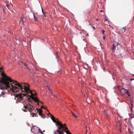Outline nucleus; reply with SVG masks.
I'll return each mask as SVG.
<instances>
[{
	"label": "nucleus",
	"instance_id": "nucleus-35",
	"mask_svg": "<svg viewBox=\"0 0 134 134\" xmlns=\"http://www.w3.org/2000/svg\"><path fill=\"white\" fill-rule=\"evenodd\" d=\"M111 27H112V28L113 29V27L111 26Z\"/></svg>",
	"mask_w": 134,
	"mask_h": 134
},
{
	"label": "nucleus",
	"instance_id": "nucleus-30",
	"mask_svg": "<svg viewBox=\"0 0 134 134\" xmlns=\"http://www.w3.org/2000/svg\"><path fill=\"white\" fill-rule=\"evenodd\" d=\"M134 80V79H130V80Z\"/></svg>",
	"mask_w": 134,
	"mask_h": 134
},
{
	"label": "nucleus",
	"instance_id": "nucleus-15",
	"mask_svg": "<svg viewBox=\"0 0 134 134\" xmlns=\"http://www.w3.org/2000/svg\"><path fill=\"white\" fill-rule=\"evenodd\" d=\"M47 87L48 89L49 90V91H51V90H50V86H49V85H47Z\"/></svg>",
	"mask_w": 134,
	"mask_h": 134
},
{
	"label": "nucleus",
	"instance_id": "nucleus-36",
	"mask_svg": "<svg viewBox=\"0 0 134 134\" xmlns=\"http://www.w3.org/2000/svg\"><path fill=\"white\" fill-rule=\"evenodd\" d=\"M44 16L46 17V15L44 14Z\"/></svg>",
	"mask_w": 134,
	"mask_h": 134
},
{
	"label": "nucleus",
	"instance_id": "nucleus-32",
	"mask_svg": "<svg viewBox=\"0 0 134 134\" xmlns=\"http://www.w3.org/2000/svg\"><path fill=\"white\" fill-rule=\"evenodd\" d=\"M132 75L134 77V74H132Z\"/></svg>",
	"mask_w": 134,
	"mask_h": 134
},
{
	"label": "nucleus",
	"instance_id": "nucleus-4",
	"mask_svg": "<svg viewBox=\"0 0 134 134\" xmlns=\"http://www.w3.org/2000/svg\"><path fill=\"white\" fill-rule=\"evenodd\" d=\"M27 95V94L25 93H19V94H16L15 97L16 99V102L17 103L20 102L21 101L23 100V97L24 96Z\"/></svg>",
	"mask_w": 134,
	"mask_h": 134
},
{
	"label": "nucleus",
	"instance_id": "nucleus-1",
	"mask_svg": "<svg viewBox=\"0 0 134 134\" xmlns=\"http://www.w3.org/2000/svg\"><path fill=\"white\" fill-rule=\"evenodd\" d=\"M1 75L3 77L0 80V89L2 90L9 88L10 90L14 93L25 92L27 93H30V97L35 102H37L39 105L38 103L40 102L38 98L34 96V94L30 90L29 85L27 83H19L16 81L12 80L10 77L7 76L4 72H2Z\"/></svg>",
	"mask_w": 134,
	"mask_h": 134
},
{
	"label": "nucleus",
	"instance_id": "nucleus-11",
	"mask_svg": "<svg viewBox=\"0 0 134 134\" xmlns=\"http://www.w3.org/2000/svg\"><path fill=\"white\" fill-rule=\"evenodd\" d=\"M120 91L121 92H123L125 93H126V90L124 88L121 89Z\"/></svg>",
	"mask_w": 134,
	"mask_h": 134
},
{
	"label": "nucleus",
	"instance_id": "nucleus-14",
	"mask_svg": "<svg viewBox=\"0 0 134 134\" xmlns=\"http://www.w3.org/2000/svg\"><path fill=\"white\" fill-rule=\"evenodd\" d=\"M65 132L67 134H71L70 133L69 130L67 131H65Z\"/></svg>",
	"mask_w": 134,
	"mask_h": 134
},
{
	"label": "nucleus",
	"instance_id": "nucleus-10",
	"mask_svg": "<svg viewBox=\"0 0 134 134\" xmlns=\"http://www.w3.org/2000/svg\"><path fill=\"white\" fill-rule=\"evenodd\" d=\"M54 54L56 56V58H59V56L58 54V53L57 52H55L54 53Z\"/></svg>",
	"mask_w": 134,
	"mask_h": 134
},
{
	"label": "nucleus",
	"instance_id": "nucleus-38",
	"mask_svg": "<svg viewBox=\"0 0 134 134\" xmlns=\"http://www.w3.org/2000/svg\"><path fill=\"white\" fill-rule=\"evenodd\" d=\"M0 69L1 70H2V68H0Z\"/></svg>",
	"mask_w": 134,
	"mask_h": 134
},
{
	"label": "nucleus",
	"instance_id": "nucleus-21",
	"mask_svg": "<svg viewBox=\"0 0 134 134\" xmlns=\"http://www.w3.org/2000/svg\"><path fill=\"white\" fill-rule=\"evenodd\" d=\"M9 4H8L7 3V5H6V7L8 8H9Z\"/></svg>",
	"mask_w": 134,
	"mask_h": 134
},
{
	"label": "nucleus",
	"instance_id": "nucleus-44",
	"mask_svg": "<svg viewBox=\"0 0 134 134\" xmlns=\"http://www.w3.org/2000/svg\"><path fill=\"white\" fill-rule=\"evenodd\" d=\"M104 21V22H105V21Z\"/></svg>",
	"mask_w": 134,
	"mask_h": 134
},
{
	"label": "nucleus",
	"instance_id": "nucleus-45",
	"mask_svg": "<svg viewBox=\"0 0 134 134\" xmlns=\"http://www.w3.org/2000/svg\"><path fill=\"white\" fill-rule=\"evenodd\" d=\"M1 97V95H0V97Z\"/></svg>",
	"mask_w": 134,
	"mask_h": 134
},
{
	"label": "nucleus",
	"instance_id": "nucleus-3",
	"mask_svg": "<svg viewBox=\"0 0 134 134\" xmlns=\"http://www.w3.org/2000/svg\"><path fill=\"white\" fill-rule=\"evenodd\" d=\"M23 109V110L25 112H27V110H28V111L32 113L31 115H32V117H34L36 116V114L33 113V111L34 110V107L32 106L30 104H27L26 106H24Z\"/></svg>",
	"mask_w": 134,
	"mask_h": 134
},
{
	"label": "nucleus",
	"instance_id": "nucleus-18",
	"mask_svg": "<svg viewBox=\"0 0 134 134\" xmlns=\"http://www.w3.org/2000/svg\"><path fill=\"white\" fill-rule=\"evenodd\" d=\"M39 114L40 116H41V117H42L43 116L42 114V113H41V112H39Z\"/></svg>",
	"mask_w": 134,
	"mask_h": 134
},
{
	"label": "nucleus",
	"instance_id": "nucleus-7",
	"mask_svg": "<svg viewBox=\"0 0 134 134\" xmlns=\"http://www.w3.org/2000/svg\"><path fill=\"white\" fill-rule=\"evenodd\" d=\"M103 112L104 113V115L105 116H106L107 117H108L109 116L108 114L106 112V111L105 110H104L103 111Z\"/></svg>",
	"mask_w": 134,
	"mask_h": 134
},
{
	"label": "nucleus",
	"instance_id": "nucleus-33",
	"mask_svg": "<svg viewBox=\"0 0 134 134\" xmlns=\"http://www.w3.org/2000/svg\"><path fill=\"white\" fill-rule=\"evenodd\" d=\"M28 99H29H29H30V98H28Z\"/></svg>",
	"mask_w": 134,
	"mask_h": 134
},
{
	"label": "nucleus",
	"instance_id": "nucleus-41",
	"mask_svg": "<svg viewBox=\"0 0 134 134\" xmlns=\"http://www.w3.org/2000/svg\"><path fill=\"white\" fill-rule=\"evenodd\" d=\"M53 96H55L54 94H53Z\"/></svg>",
	"mask_w": 134,
	"mask_h": 134
},
{
	"label": "nucleus",
	"instance_id": "nucleus-16",
	"mask_svg": "<svg viewBox=\"0 0 134 134\" xmlns=\"http://www.w3.org/2000/svg\"><path fill=\"white\" fill-rule=\"evenodd\" d=\"M72 115L73 116H74L76 118H77V117L73 113H72Z\"/></svg>",
	"mask_w": 134,
	"mask_h": 134
},
{
	"label": "nucleus",
	"instance_id": "nucleus-29",
	"mask_svg": "<svg viewBox=\"0 0 134 134\" xmlns=\"http://www.w3.org/2000/svg\"><path fill=\"white\" fill-rule=\"evenodd\" d=\"M42 12L44 14V13L43 12V9L42 8Z\"/></svg>",
	"mask_w": 134,
	"mask_h": 134
},
{
	"label": "nucleus",
	"instance_id": "nucleus-23",
	"mask_svg": "<svg viewBox=\"0 0 134 134\" xmlns=\"http://www.w3.org/2000/svg\"><path fill=\"white\" fill-rule=\"evenodd\" d=\"M1 94L4 95L5 94V93L4 92H2L1 93Z\"/></svg>",
	"mask_w": 134,
	"mask_h": 134
},
{
	"label": "nucleus",
	"instance_id": "nucleus-13",
	"mask_svg": "<svg viewBox=\"0 0 134 134\" xmlns=\"http://www.w3.org/2000/svg\"><path fill=\"white\" fill-rule=\"evenodd\" d=\"M36 109L37 110L38 112L39 113V112H41V113H42V110H41V109H38L37 108Z\"/></svg>",
	"mask_w": 134,
	"mask_h": 134
},
{
	"label": "nucleus",
	"instance_id": "nucleus-31",
	"mask_svg": "<svg viewBox=\"0 0 134 134\" xmlns=\"http://www.w3.org/2000/svg\"><path fill=\"white\" fill-rule=\"evenodd\" d=\"M44 107L43 106L41 107V108H44Z\"/></svg>",
	"mask_w": 134,
	"mask_h": 134
},
{
	"label": "nucleus",
	"instance_id": "nucleus-20",
	"mask_svg": "<svg viewBox=\"0 0 134 134\" xmlns=\"http://www.w3.org/2000/svg\"><path fill=\"white\" fill-rule=\"evenodd\" d=\"M24 66H26L27 68L29 70V68L28 67L27 65L26 64H24Z\"/></svg>",
	"mask_w": 134,
	"mask_h": 134
},
{
	"label": "nucleus",
	"instance_id": "nucleus-28",
	"mask_svg": "<svg viewBox=\"0 0 134 134\" xmlns=\"http://www.w3.org/2000/svg\"><path fill=\"white\" fill-rule=\"evenodd\" d=\"M44 109L45 110H46V109H47V108L46 107H44Z\"/></svg>",
	"mask_w": 134,
	"mask_h": 134
},
{
	"label": "nucleus",
	"instance_id": "nucleus-27",
	"mask_svg": "<svg viewBox=\"0 0 134 134\" xmlns=\"http://www.w3.org/2000/svg\"><path fill=\"white\" fill-rule=\"evenodd\" d=\"M92 28L94 29H96L94 26H92Z\"/></svg>",
	"mask_w": 134,
	"mask_h": 134
},
{
	"label": "nucleus",
	"instance_id": "nucleus-43",
	"mask_svg": "<svg viewBox=\"0 0 134 134\" xmlns=\"http://www.w3.org/2000/svg\"><path fill=\"white\" fill-rule=\"evenodd\" d=\"M104 20L105 21H106V20L105 19Z\"/></svg>",
	"mask_w": 134,
	"mask_h": 134
},
{
	"label": "nucleus",
	"instance_id": "nucleus-17",
	"mask_svg": "<svg viewBox=\"0 0 134 134\" xmlns=\"http://www.w3.org/2000/svg\"><path fill=\"white\" fill-rule=\"evenodd\" d=\"M122 30H124V32H126V29L125 28H122Z\"/></svg>",
	"mask_w": 134,
	"mask_h": 134
},
{
	"label": "nucleus",
	"instance_id": "nucleus-5",
	"mask_svg": "<svg viewBox=\"0 0 134 134\" xmlns=\"http://www.w3.org/2000/svg\"><path fill=\"white\" fill-rule=\"evenodd\" d=\"M36 128H38V131L37 132H36V130H35V127L34 126L33 127H32V128H31V131L32 132L35 133V134H43V132L42 131H41V130L39 128H38L37 127Z\"/></svg>",
	"mask_w": 134,
	"mask_h": 134
},
{
	"label": "nucleus",
	"instance_id": "nucleus-8",
	"mask_svg": "<svg viewBox=\"0 0 134 134\" xmlns=\"http://www.w3.org/2000/svg\"><path fill=\"white\" fill-rule=\"evenodd\" d=\"M126 93L128 95V96L130 98V97H131V94L129 93V91L127 90H126Z\"/></svg>",
	"mask_w": 134,
	"mask_h": 134
},
{
	"label": "nucleus",
	"instance_id": "nucleus-25",
	"mask_svg": "<svg viewBox=\"0 0 134 134\" xmlns=\"http://www.w3.org/2000/svg\"><path fill=\"white\" fill-rule=\"evenodd\" d=\"M103 39L104 40L105 39V37L104 36H103Z\"/></svg>",
	"mask_w": 134,
	"mask_h": 134
},
{
	"label": "nucleus",
	"instance_id": "nucleus-37",
	"mask_svg": "<svg viewBox=\"0 0 134 134\" xmlns=\"http://www.w3.org/2000/svg\"><path fill=\"white\" fill-rule=\"evenodd\" d=\"M87 131H86V134H87Z\"/></svg>",
	"mask_w": 134,
	"mask_h": 134
},
{
	"label": "nucleus",
	"instance_id": "nucleus-24",
	"mask_svg": "<svg viewBox=\"0 0 134 134\" xmlns=\"http://www.w3.org/2000/svg\"><path fill=\"white\" fill-rule=\"evenodd\" d=\"M3 12L4 13H5V11L4 9V8H3Z\"/></svg>",
	"mask_w": 134,
	"mask_h": 134
},
{
	"label": "nucleus",
	"instance_id": "nucleus-42",
	"mask_svg": "<svg viewBox=\"0 0 134 134\" xmlns=\"http://www.w3.org/2000/svg\"><path fill=\"white\" fill-rule=\"evenodd\" d=\"M51 93H52V94H53V93L51 92Z\"/></svg>",
	"mask_w": 134,
	"mask_h": 134
},
{
	"label": "nucleus",
	"instance_id": "nucleus-19",
	"mask_svg": "<svg viewBox=\"0 0 134 134\" xmlns=\"http://www.w3.org/2000/svg\"><path fill=\"white\" fill-rule=\"evenodd\" d=\"M130 102L131 104V107L132 108L133 107V104H132V101L131 100H130Z\"/></svg>",
	"mask_w": 134,
	"mask_h": 134
},
{
	"label": "nucleus",
	"instance_id": "nucleus-2",
	"mask_svg": "<svg viewBox=\"0 0 134 134\" xmlns=\"http://www.w3.org/2000/svg\"><path fill=\"white\" fill-rule=\"evenodd\" d=\"M51 116V119L53 121L56 123V125L58 126V129L54 131V134H64V132L65 131L68 130V128L65 126H63L61 122L58 121V119H57L55 120V118L51 114H49Z\"/></svg>",
	"mask_w": 134,
	"mask_h": 134
},
{
	"label": "nucleus",
	"instance_id": "nucleus-34",
	"mask_svg": "<svg viewBox=\"0 0 134 134\" xmlns=\"http://www.w3.org/2000/svg\"><path fill=\"white\" fill-rule=\"evenodd\" d=\"M103 12V10H100V12Z\"/></svg>",
	"mask_w": 134,
	"mask_h": 134
},
{
	"label": "nucleus",
	"instance_id": "nucleus-6",
	"mask_svg": "<svg viewBox=\"0 0 134 134\" xmlns=\"http://www.w3.org/2000/svg\"><path fill=\"white\" fill-rule=\"evenodd\" d=\"M111 49L113 52H114L115 50V47L114 44H113V47L111 48Z\"/></svg>",
	"mask_w": 134,
	"mask_h": 134
},
{
	"label": "nucleus",
	"instance_id": "nucleus-9",
	"mask_svg": "<svg viewBox=\"0 0 134 134\" xmlns=\"http://www.w3.org/2000/svg\"><path fill=\"white\" fill-rule=\"evenodd\" d=\"M21 20L23 23H24L26 22L25 20H24V18H23L22 17H21Z\"/></svg>",
	"mask_w": 134,
	"mask_h": 134
},
{
	"label": "nucleus",
	"instance_id": "nucleus-40",
	"mask_svg": "<svg viewBox=\"0 0 134 134\" xmlns=\"http://www.w3.org/2000/svg\"><path fill=\"white\" fill-rule=\"evenodd\" d=\"M117 45H119V44H118V43H117Z\"/></svg>",
	"mask_w": 134,
	"mask_h": 134
},
{
	"label": "nucleus",
	"instance_id": "nucleus-26",
	"mask_svg": "<svg viewBox=\"0 0 134 134\" xmlns=\"http://www.w3.org/2000/svg\"><path fill=\"white\" fill-rule=\"evenodd\" d=\"M62 125L63 126H66V125L65 124H62Z\"/></svg>",
	"mask_w": 134,
	"mask_h": 134
},
{
	"label": "nucleus",
	"instance_id": "nucleus-12",
	"mask_svg": "<svg viewBox=\"0 0 134 134\" xmlns=\"http://www.w3.org/2000/svg\"><path fill=\"white\" fill-rule=\"evenodd\" d=\"M34 16L35 20V21H37L38 20L37 18L35 16V14H34Z\"/></svg>",
	"mask_w": 134,
	"mask_h": 134
},
{
	"label": "nucleus",
	"instance_id": "nucleus-39",
	"mask_svg": "<svg viewBox=\"0 0 134 134\" xmlns=\"http://www.w3.org/2000/svg\"><path fill=\"white\" fill-rule=\"evenodd\" d=\"M9 33H11L9 31Z\"/></svg>",
	"mask_w": 134,
	"mask_h": 134
},
{
	"label": "nucleus",
	"instance_id": "nucleus-22",
	"mask_svg": "<svg viewBox=\"0 0 134 134\" xmlns=\"http://www.w3.org/2000/svg\"><path fill=\"white\" fill-rule=\"evenodd\" d=\"M105 32V31L104 30H102V34H104V32Z\"/></svg>",
	"mask_w": 134,
	"mask_h": 134
}]
</instances>
